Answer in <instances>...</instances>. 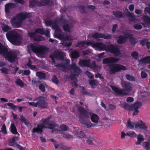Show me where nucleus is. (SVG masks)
<instances>
[{
	"mask_svg": "<svg viewBox=\"0 0 150 150\" xmlns=\"http://www.w3.org/2000/svg\"><path fill=\"white\" fill-rule=\"evenodd\" d=\"M140 63L138 64L139 66L141 63L142 64H149L147 66V68L150 69V56H148L144 57V58L140 61Z\"/></svg>",
	"mask_w": 150,
	"mask_h": 150,
	"instance_id": "nucleus-23",
	"label": "nucleus"
},
{
	"mask_svg": "<svg viewBox=\"0 0 150 150\" xmlns=\"http://www.w3.org/2000/svg\"><path fill=\"white\" fill-rule=\"evenodd\" d=\"M62 44L63 45L65 46L69 47L71 45L72 43L71 42H62Z\"/></svg>",
	"mask_w": 150,
	"mask_h": 150,
	"instance_id": "nucleus-48",
	"label": "nucleus"
},
{
	"mask_svg": "<svg viewBox=\"0 0 150 150\" xmlns=\"http://www.w3.org/2000/svg\"><path fill=\"white\" fill-rule=\"evenodd\" d=\"M113 14L117 17H122V13L120 11H114L113 12Z\"/></svg>",
	"mask_w": 150,
	"mask_h": 150,
	"instance_id": "nucleus-42",
	"label": "nucleus"
},
{
	"mask_svg": "<svg viewBox=\"0 0 150 150\" xmlns=\"http://www.w3.org/2000/svg\"><path fill=\"white\" fill-rule=\"evenodd\" d=\"M45 25L47 26H51L55 30L54 36L55 38L64 41H70L74 40L73 38L69 36H66L61 30L58 23L56 21L44 20Z\"/></svg>",
	"mask_w": 150,
	"mask_h": 150,
	"instance_id": "nucleus-3",
	"label": "nucleus"
},
{
	"mask_svg": "<svg viewBox=\"0 0 150 150\" xmlns=\"http://www.w3.org/2000/svg\"><path fill=\"white\" fill-rule=\"evenodd\" d=\"M142 106L141 103L139 102H136L134 104L132 105V109H133L134 111L133 113V115H137L138 112L139 111L138 109L141 107Z\"/></svg>",
	"mask_w": 150,
	"mask_h": 150,
	"instance_id": "nucleus-18",
	"label": "nucleus"
},
{
	"mask_svg": "<svg viewBox=\"0 0 150 150\" xmlns=\"http://www.w3.org/2000/svg\"><path fill=\"white\" fill-rule=\"evenodd\" d=\"M127 16L128 17L129 19V20L131 21H133L135 19V18L133 16V14L131 13L128 12L127 13Z\"/></svg>",
	"mask_w": 150,
	"mask_h": 150,
	"instance_id": "nucleus-44",
	"label": "nucleus"
},
{
	"mask_svg": "<svg viewBox=\"0 0 150 150\" xmlns=\"http://www.w3.org/2000/svg\"><path fill=\"white\" fill-rule=\"evenodd\" d=\"M8 106L10 107L11 108H15V106L12 103H8L6 104Z\"/></svg>",
	"mask_w": 150,
	"mask_h": 150,
	"instance_id": "nucleus-61",
	"label": "nucleus"
},
{
	"mask_svg": "<svg viewBox=\"0 0 150 150\" xmlns=\"http://www.w3.org/2000/svg\"><path fill=\"white\" fill-rule=\"evenodd\" d=\"M14 1L15 2L21 4H23L24 2V1L23 0H14Z\"/></svg>",
	"mask_w": 150,
	"mask_h": 150,
	"instance_id": "nucleus-62",
	"label": "nucleus"
},
{
	"mask_svg": "<svg viewBox=\"0 0 150 150\" xmlns=\"http://www.w3.org/2000/svg\"><path fill=\"white\" fill-rule=\"evenodd\" d=\"M95 77L96 78H99L100 79H102L103 78V77L101 76V75L99 73H98L96 74Z\"/></svg>",
	"mask_w": 150,
	"mask_h": 150,
	"instance_id": "nucleus-63",
	"label": "nucleus"
},
{
	"mask_svg": "<svg viewBox=\"0 0 150 150\" xmlns=\"http://www.w3.org/2000/svg\"><path fill=\"white\" fill-rule=\"evenodd\" d=\"M61 129L63 131H66L68 130L69 128L68 127L64 125H62L60 126Z\"/></svg>",
	"mask_w": 150,
	"mask_h": 150,
	"instance_id": "nucleus-51",
	"label": "nucleus"
},
{
	"mask_svg": "<svg viewBox=\"0 0 150 150\" xmlns=\"http://www.w3.org/2000/svg\"><path fill=\"white\" fill-rule=\"evenodd\" d=\"M52 116H49L47 118L43 119L41 120L42 123L38 125L37 127L34 128L32 130L33 133L37 132L41 133L42 132V129L43 128L52 129L57 125L53 122H49V120L51 118Z\"/></svg>",
	"mask_w": 150,
	"mask_h": 150,
	"instance_id": "nucleus-5",
	"label": "nucleus"
},
{
	"mask_svg": "<svg viewBox=\"0 0 150 150\" xmlns=\"http://www.w3.org/2000/svg\"><path fill=\"white\" fill-rule=\"evenodd\" d=\"M144 21L148 24H150V18L148 16H144L143 17Z\"/></svg>",
	"mask_w": 150,
	"mask_h": 150,
	"instance_id": "nucleus-43",
	"label": "nucleus"
},
{
	"mask_svg": "<svg viewBox=\"0 0 150 150\" xmlns=\"http://www.w3.org/2000/svg\"><path fill=\"white\" fill-rule=\"evenodd\" d=\"M121 84L123 89L118 88L113 86H111V87L117 95L126 96L129 94L132 90L133 85L123 80L122 81Z\"/></svg>",
	"mask_w": 150,
	"mask_h": 150,
	"instance_id": "nucleus-4",
	"label": "nucleus"
},
{
	"mask_svg": "<svg viewBox=\"0 0 150 150\" xmlns=\"http://www.w3.org/2000/svg\"><path fill=\"white\" fill-rule=\"evenodd\" d=\"M76 107L79 111V115L80 122L84 124L87 128L92 127H99L103 125L102 122L100 121V118L97 114L86 109L79 107L78 105L76 104Z\"/></svg>",
	"mask_w": 150,
	"mask_h": 150,
	"instance_id": "nucleus-1",
	"label": "nucleus"
},
{
	"mask_svg": "<svg viewBox=\"0 0 150 150\" xmlns=\"http://www.w3.org/2000/svg\"><path fill=\"white\" fill-rule=\"evenodd\" d=\"M137 140L136 143L137 145L140 144L144 140L143 136L141 134L138 135L137 136Z\"/></svg>",
	"mask_w": 150,
	"mask_h": 150,
	"instance_id": "nucleus-28",
	"label": "nucleus"
},
{
	"mask_svg": "<svg viewBox=\"0 0 150 150\" xmlns=\"http://www.w3.org/2000/svg\"><path fill=\"white\" fill-rule=\"evenodd\" d=\"M30 46L34 52L39 55L46 54L48 50V49L45 46L31 44L30 45Z\"/></svg>",
	"mask_w": 150,
	"mask_h": 150,
	"instance_id": "nucleus-11",
	"label": "nucleus"
},
{
	"mask_svg": "<svg viewBox=\"0 0 150 150\" xmlns=\"http://www.w3.org/2000/svg\"><path fill=\"white\" fill-rule=\"evenodd\" d=\"M86 75L89 78L92 79L93 78L94 75L92 73L88 71H86L85 73Z\"/></svg>",
	"mask_w": 150,
	"mask_h": 150,
	"instance_id": "nucleus-46",
	"label": "nucleus"
},
{
	"mask_svg": "<svg viewBox=\"0 0 150 150\" xmlns=\"http://www.w3.org/2000/svg\"><path fill=\"white\" fill-rule=\"evenodd\" d=\"M20 116V120L22 123H24L27 127H29L30 126L31 124L23 115H21Z\"/></svg>",
	"mask_w": 150,
	"mask_h": 150,
	"instance_id": "nucleus-24",
	"label": "nucleus"
},
{
	"mask_svg": "<svg viewBox=\"0 0 150 150\" xmlns=\"http://www.w3.org/2000/svg\"><path fill=\"white\" fill-rule=\"evenodd\" d=\"M52 80L53 82L57 84L59 83V81L55 75H54L53 77Z\"/></svg>",
	"mask_w": 150,
	"mask_h": 150,
	"instance_id": "nucleus-47",
	"label": "nucleus"
},
{
	"mask_svg": "<svg viewBox=\"0 0 150 150\" xmlns=\"http://www.w3.org/2000/svg\"><path fill=\"white\" fill-rule=\"evenodd\" d=\"M123 108L126 110H133V109H132V105H129L126 103H125L123 105Z\"/></svg>",
	"mask_w": 150,
	"mask_h": 150,
	"instance_id": "nucleus-38",
	"label": "nucleus"
},
{
	"mask_svg": "<svg viewBox=\"0 0 150 150\" xmlns=\"http://www.w3.org/2000/svg\"><path fill=\"white\" fill-rule=\"evenodd\" d=\"M65 56V54L58 50L55 51L53 54L50 56L54 64L55 63V60L62 59Z\"/></svg>",
	"mask_w": 150,
	"mask_h": 150,
	"instance_id": "nucleus-14",
	"label": "nucleus"
},
{
	"mask_svg": "<svg viewBox=\"0 0 150 150\" xmlns=\"http://www.w3.org/2000/svg\"><path fill=\"white\" fill-rule=\"evenodd\" d=\"M19 140V137H14L11 139H9V145L11 146H13L14 144L16 145V143H15V142L16 140Z\"/></svg>",
	"mask_w": 150,
	"mask_h": 150,
	"instance_id": "nucleus-27",
	"label": "nucleus"
},
{
	"mask_svg": "<svg viewBox=\"0 0 150 150\" xmlns=\"http://www.w3.org/2000/svg\"><path fill=\"white\" fill-rule=\"evenodd\" d=\"M30 6L32 7L37 4L38 6H41L50 4L51 1L49 0H41L39 1L37 4L36 1H30Z\"/></svg>",
	"mask_w": 150,
	"mask_h": 150,
	"instance_id": "nucleus-16",
	"label": "nucleus"
},
{
	"mask_svg": "<svg viewBox=\"0 0 150 150\" xmlns=\"http://www.w3.org/2000/svg\"><path fill=\"white\" fill-rule=\"evenodd\" d=\"M47 87V85L45 83L40 84L39 86L40 89L42 92H44L45 91V88Z\"/></svg>",
	"mask_w": 150,
	"mask_h": 150,
	"instance_id": "nucleus-37",
	"label": "nucleus"
},
{
	"mask_svg": "<svg viewBox=\"0 0 150 150\" xmlns=\"http://www.w3.org/2000/svg\"><path fill=\"white\" fill-rule=\"evenodd\" d=\"M31 13H22L18 14L16 16L14 17L11 22L12 26L15 28L19 27L25 18H29L32 16Z\"/></svg>",
	"mask_w": 150,
	"mask_h": 150,
	"instance_id": "nucleus-6",
	"label": "nucleus"
},
{
	"mask_svg": "<svg viewBox=\"0 0 150 150\" xmlns=\"http://www.w3.org/2000/svg\"><path fill=\"white\" fill-rule=\"evenodd\" d=\"M32 62L31 61L30 59H28V63L27 64V66L28 68L31 69L35 70L36 69V67L33 65H32Z\"/></svg>",
	"mask_w": 150,
	"mask_h": 150,
	"instance_id": "nucleus-32",
	"label": "nucleus"
},
{
	"mask_svg": "<svg viewBox=\"0 0 150 150\" xmlns=\"http://www.w3.org/2000/svg\"><path fill=\"white\" fill-rule=\"evenodd\" d=\"M148 42V40L147 39H144L142 40L140 42V44L142 45H144L146 44Z\"/></svg>",
	"mask_w": 150,
	"mask_h": 150,
	"instance_id": "nucleus-55",
	"label": "nucleus"
},
{
	"mask_svg": "<svg viewBox=\"0 0 150 150\" xmlns=\"http://www.w3.org/2000/svg\"><path fill=\"white\" fill-rule=\"evenodd\" d=\"M79 64L80 66L90 67L97 71L100 70L101 67V66H98L96 65V62L94 61L92 62L91 64L90 60L88 59L80 60L79 63Z\"/></svg>",
	"mask_w": 150,
	"mask_h": 150,
	"instance_id": "nucleus-10",
	"label": "nucleus"
},
{
	"mask_svg": "<svg viewBox=\"0 0 150 150\" xmlns=\"http://www.w3.org/2000/svg\"><path fill=\"white\" fill-rule=\"evenodd\" d=\"M134 100L133 98L131 97H129L127 98L126 101L127 102H133Z\"/></svg>",
	"mask_w": 150,
	"mask_h": 150,
	"instance_id": "nucleus-60",
	"label": "nucleus"
},
{
	"mask_svg": "<svg viewBox=\"0 0 150 150\" xmlns=\"http://www.w3.org/2000/svg\"><path fill=\"white\" fill-rule=\"evenodd\" d=\"M79 52L75 51L71 53V56L72 58L75 59L79 57Z\"/></svg>",
	"mask_w": 150,
	"mask_h": 150,
	"instance_id": "nucleus-36",
	"label": "nucleus"
},
{
	"mask_svg": "<svg viewBox=\"0 0 150 150\" xmlns=\"http://www.w3.org/2000/svg\"><path fill=\"white\" fill-rule=\"evenodd\" d=\"M138 54L137 52H133L132 54V56L134 59H137L138 56Z\"/></svg>",
	"mask_w": 150,
	"mask_h": 150,
	"instance_id": "nucleus-50",
	"label": "nucleus"
},
{
	"mask_svg": "<svg viewBox=\"0 0 150 150\" xmlns=\"http://www.w3.org/2000/svg\"><path fill=\"white\" fill-rule=\"evenodd\" d=\"M27 103L30 105L35 107L38 106V102L36 103H35L34 102H28Z\"/></svg>",
	"mask_w": 150,
	"mask_h": 150,
	"instance_id": "nucleus-49",
	"label": "nucleus"
},
{
	"mask_svg": "<svg viewBox=\"0 0 150 150\" xmlns=\"http://www.w3.org/2000/svg\"><path fill=\"white\" fill-rule=\"evenodd\" d=\"M126 136H128L130 137L135 138L137 137V134L134 132L129 131L126 133Z\"/></svg>",
	"mask_w": 150,
	"mask_h": 150,
	"instance_id": "nucleus-35",
	"label": "nucleus"
},
{
	"mask_svg": "<svg viewBox=\"0 0 150 150\" xmlns=\"http://www.w3.org/2000/svg\"><path fill=\"white\" fill-rule=\"evenodd\" d=\"M92 37L95 39H98L99 38H103L105 39H108L110 38L111 36L110 35H104L102 33H96L93 34Z\"/></svg>",
	"mask_w": 150,
	"mask_h": 150,
	"instance_id": "nucleus-17",
	"label": "nucleus"
},
{
	"mask_svg": "<svg viewBox=\"0 0 150 150\" xmlns=\"http://www.w3.org/2000/svg\"><path fill=\"white\" fill-rule=\"evenodd\" d=\"M135 128H139L144 130H146L148 127L145 125L142 121H139L138 122H136L135 124Z\"/></svg>",
	"mask_w": 150,
	"mask_h": 150,
	"instance_id": "nucleus-21",
	"label": "nucleus"
},
{
	"mask_svg": "<svg viewBox=\"0 0 150 150\" xmlns=\"http://www.w3.org/2000/svg\"><path fill=\"white\" fill-rule=\"evenodd\" d=\"M0 54L11 62H14L17 59L16 55L15 52L11 51L8 52L7 49L1 43H0Z\"/></svg>",
	"mask_w": 150,
	"mask_h": 150,
	"instance_id": "nucleus-7",
	"label": "nucleus"
},
{
	"mask_svg": "<svg viewBox=\"0 0 150 150\" xmlns=\"http://www.w3.org/2000/svg\"><path fill=\"white\" fill-rule=\"evenodd\" d=\"M36 75L40 79H45L46 77L45 73L42 72H38L36 73Z\"/></svg>",
	"mask_w": 150,
	"mask_h": 150,
	"instance_id": "nucleus-31",
	"label": "nucleus"
},
{
	"mask_svg": "<svg viewBox=\"0 0 150 150\" xmlns=\"http://www.w3.org/2000/svg\"><path fill=\"white\" fill-rule=\"evenodd\" d=\"M127 79L130 81H134L135 80V78L132 76L127 74L126 75Z\"/></svg>",
	"mask_w": 150,
	"mask_h": 150,
	"instance_id": "nucleus-41",
	"label": "nucleus"
},
{
	"mask_svg": "<svg viewBox=\"0 0 150 150\" xmlns=\"http://www.w3.org/2000/svg\"><path fill=\"white\" fill-rule=\"evenodd\" d=\"M142 146L147 150L150 149V143L149 142H143L142 144Z\"/></svg>",
	"mask_w": 150,
	"mask_h": 150,
	"instance_id": "nucleus-40",
	"label": "nucleus"
},
{
	"mask_svg": "<svg viewBox=\"0 0 150 150\" xmlns=\"http://www.w3.org/2000/svg\"><path fill=\"white\" fill-rule=\"evenodd\" d=\"M65 65H63L61 64H58L57 65H55V66L58 69H61V68L62 69L66 68V67L67 64H69L70 62V60L69 59H66L65 61Z\"/></svg>",
	"mask_w": 150,
	"mask_h": 150,
	"instance_id": "nucleus-25",
	"label": "nucleus"
},
{
	"mask_svg": "<svg viewBox=\"0 0 150 150\" xmlns=\"http://www.w3.org/2000/svg\"><path fill=\"white\" fill-rule=\"evenodd\" d=\"M110 73L113 74L120 70H125L126 69L125 66L119 64H115L110 66Z\"/></svg>",
	"mask_w": 150,
	"mask_h": 150,
	"instance_id": "nucleus-15",
	"label": "nucleus"
},
{
	"mask_svg": "<svg viewBox=\"0 0 150 150\" xmlns=\"http://www.w3.org/2000/svg\"><path fill=\"white\" fill-rule=\"evenodd\" d=\"M89 83L92 88H95L99 84V82L96 80H91Z\"/></svg>",
	"mask_w": 150,
	"mask_h": 150,
	"instance_id": "nucleus-29",
	"label": "nucleus"
},
{
	"mask_svg": "<svg viewBox=\"0 0 150 150\" xmlns=\"http://www.w3.org/2000/svg\"><path fill=\"white\" fill-rule=\"evenodd\" d=\"M135 123L131 122L129 120L128 121L127 123L126 124V127L128 128L133 129L134 127L135 128Z\"/></svg>",
	"mask_w": 150,
	"mask_h": 150,
	"instance_id": "nucleus-30",
	"label": "nucleus"
},
{
	"mask_svg": "<svg viewBox=\"0 0 150 150\" xmlns=\"http://www.w3.org/2000/svg\"><path fill=\"white\" fill-rule=\"evenodd\" d=\"M119 59L114 57L106 58L103 59V63L104 64H109L112 63L116 62L119 60Z\"/></svg>",
	"mask_w": 150,
	"mask_h": 150,
	"instance_id": "nucleus-20",
	"label": "nucleus"
},
{
	"mask_svg": "<svg viewBox=\"0 0 150 150\" xmlns=\"http://www.w3.org/2000/svg\"><path fill=\"white\" fill-rule=\"evenodd\" d=\"M67 23V22L66 21H65L62 23L63 28L64 31L70 32L73 28V26L71 25H68Z\"/></svg>",
	"mask_w": 150,
	"mask_h": 150,
	"instance_id": "nucleus-22",
	"label": "nucleus"
},
{
	"mask_svg": "<svg viewBox=\"0 0 150 150\" xmlns=\"http://www.w3.org/2000/svg\"><path fill=\"white\" fill-rule=\"evenodd\" d=\"M143 24L142 23H139L134 25V28L137 30H139L142 28V25Z\"/></svg>",
	"mask_w": 150,
	"mask_h": 150,
	"instance_id": "nucleus-45",
	"label": "nucleus"
},
{
	"mask_svg": "<svg viewBox=\"0 0 150 150\" xmlns=\"http://www.w3.org/2000/svg\"><path fill=\"white\" fill-rule=\"evenodd\" d=\"M14 5V4L12 3H9L6 4L5 6V11L6 12H8L9 11L10 8Z\"/></svg>",
	"mask_w": 150,
	"mask_h": 150,
	"instance_id": "nucleus-39",
	"label": "nucleus"
},
{
	"mask_svg": "<svg viewBox=\"0 0 150 150\" xmlns=\"http://www.w3.org/2000/svg\"><path fill=\"white\" fill-rule=\"evenodd\" d=\"M105 53L104 52H103L101 54H99L98 55V57L100 58H103V56L105 54Z\"/></svg>",
	"mask_w": 150,
	"mask_h": 150,
	"instance_id": "nucleus-64",
	"label": "nucleus"
},
{
	"mask_svg": "<svg viewBox=\"0 0 150 150\" xmlns=\"http://www.w3.org/2000/svg\"><path fill=\"white\" fill-rule=\"evenodd\" d=\"M10 129L11 132L12 134H18V135H19V134L17 132L16 125L14 123H12L11 124Z\"/></svg>",
	"mask_w": 150,
	"mask_h": 150,
	"instance_id": "nucleus-26",
	"label": "nucleus"
},
{
	"mask_svg": "<svg viewBox=\"0 0 150 150\" xmlns=\"http://www.w3.org/2000/svg\"><path fill=\"white\" fill-rule=\"evenodd\" d=\"M16 84L18 86H20L21 87H23L24 86V83L20 79H17L15 81Z\"/></svg>",
	"mask_w": 150,
	"mask_h": 150,
	"instance_id": "nucleus-33",
	"label": "nucleus"
},
{
	"mask_svg": "<svg viewBox=\"0 0 150 150\" xmlns=\"http://www.w3.org/2000/svg\"><path fill=\"white\" fill-rule=\"evenodd\" d=\"M91 45L96 50L100 51L107 50L110 53L113 54L115 56H117L120 54V51L116 45H111L107 47L102 42L95 43L94 41H81L78 42L75 45L76 47H79L83 49L87 46Z\"/></svg>",
	"mask_w": 150,
	"mask_h": 150,
	"instance_id": "nucleus-2",
	"label": "nucleus"
},
{
	"mask_svg": "<svg viewBox=\"0 0 150 150\" xmlns=\"http://www.w3.org/2000/svg\"><path fill=\"white\" fill-rule=\"evenodd\" d=\"M78 136L79 137L82 138L84 137L85 135V134L82 132L81 131L78 134Z\"/></svg>",
	"mask_w": 150,
	"mask_h": 150,
	"instance_id": "nucleus-56",
	"label": "nucleus"
},
{
	"mask_svg": "<svg viewBox=\"0 0 150 150\" xmlns=\"http://www.w3.org/2000/svg\"><path fill=\"white\" fill-rule=\"evenodd\" d=\"M16 146L20 150H24V149L22 146L19 145L17 143L16 144Z\"/></svg>",
	"mask_w": 150,
	"mask_h": 150,
	"instance_id": "nucleus-58",
	"label": "nucleus"
},
{
	"mask_svg": "<svg viewBox=\"0 0 150 150\" xmlns=\"http://www.w3.org/2000/svg\"><path fill=\"white\" fill-rule=\"evenodd\" d=\"M1 25L2 29L4 32H7L11 29V28L10 27L5 24L1 23Z\"/></svg>",
	"mask_w": 150,
	"mask_h": 150,
	"instance_id": "nucleus-34",
	"label": "nucleus"
},
{
	"mask_svg": "<svg viewBox=\"0 0 150 150\" xmlns=\"http://www.w3.org/2000/svg\"><path fill=\"white\" fill-rule=\"evenodd\" d=\"M45 98L43 97H40L39 101H38V106L40 108H47L48 104L45 101Z\"/></svg>",
	"mask_w": 150,
	"mask_h": 150,
	"instance_id": "nucleus-19",
	"label": "nucleus"
},
{
	"mask_svg": "<svg viewBox=\"0 0 150 150\" xmlns=\"http://www.w3.org/2000/svg\"><path fill=\"white\" fill-rule=\"evenodd\" d=\"M50 140L52 142L54 145L55 148L56 149L58 148V145L56 141L53 139H50Z\"/></svg>",
	"mask_w": 150,
	"mask_h": 150,
	"instance_id": "nucleus-53",
	"label": "nucleus"
},
{
	"mask_svg": "<svg viewBox=\"0 0 150 150\" xmlns=\"http://www.w3.org/2000/svg\"><path fill=\"white\" fill-rule=\"evenodd\" d=\"M1 131L4 134L7 133L6 127L4 125H3L1 127Z\"/></svg>",
	"mask_w": 150,
	"mask_h": 150,
	"instance_id": "nucleus-52",
	"label": "nucleus"
},
{
	"mask_svg": "<svg viewBox=\"0 0 150 150\" xmlns=\"http://www.w3.org/2000/svg\"><path fill=\"white\" fill-rule=\"evenodd\" d=\"M129 39L130 43L134 45L136 43L135 39L132 37V35L129 33H127L125 35V36L123 37L120 36L117 40V42L119 44H122L125 43L127 40Z\"/></svg>",
	"mask_w": 150,
	"mask_h": 150,
	"instance_id": "nucleus-12",
	"label": "nucleus"
},
{
	"mask_svg": "<svg viewBox=\"0 0 150 150\" xmlns=\"http://www.w3.org/2000/svg\"><path fill=\"white\" fill-rule=\"evenodd\" d=\"M6 36L8 40L15 45H19L21 43V37L16 31L12 30L7 32Z\"/></svg>",
	"mask_w": 150,
	"mask_h": 150,
	"instance_id": "nucleus-9",
	"label": "nucleus"
},
{
	"mask_svg": "<svg viewBox=\"0 0 150 150\" xmlns=\"http://www.w3.org/2000/svg\"><path fill=\"white\" fill-rule=\"evenodd\" d=\"M147 75L146 73L144 71L141 72V76L142 78H145L147 77Z\"/></svg>",
	"mask_w": 150,
	"mask_h": 150,
	"instance_id": "nucleus-59",
	"label": "nucleus"
},
{
	"mask_svg": "<svg viewBox=\"0 0 150 150\" xmlns=\"http://www.w3.org/2000/svg\"><path fill=\"white\" fill-rule=\"evenodd\" d=\"M0 70L2 71V72L4 74H8V69L6 68H3L0 69Z\"/></svg>",
	"mask_w": 150,
	"mask_h": 150,
	"instance_id": "nucleus-54",
	"label": "nucleus"
},
{
	"mask_svg": "<svg viewBox=\"0 0 150 150\" xmlns=\"http://www.w3.org/2000/svg\"><path fill=\"white\" fill-rule=\"evenodd\" d=\"M50 32L49 30H44L42 29L38 28L36 29L34 32L28 33L27 35L28 37L32 38L34 40L40 41L43 40V38L41 35H38V33L44 34L47 37L50 38Z\"/></svg>",
	"mask_w": 150,
	"mask_h": 150,
	"instance_id": "nucleus-8",
	"label": "nucleus"
},
{
	"mask_svg": "<svg viewBox=\"0 0 150 150\" xmlns=\"http://www.w3.org/2000/svg\"><path fill=\"white\" fill-rule=\"evenodd\" d=\"M71 72V77L75 78L80 74L81 70L79 67L77 66L75 63H73L71 66L68 70Z\"/></svg>",
	"mask_w": 150,
	"mask_h": 150,
	"instance_id": "nucleus-13",
	"label": "nucleus"
},
{
	"mask_svg": "<svg viewBox=\"0 0 150 150\" xmlns=\"http://www.w3.org/2000/svg\"><path fill=\"white\" fill-rule=\"evenodd\" d=\"M30 71L29 70L23 71V74H22V76L28 75L30 74Z\"/></svg>",
	"mask_w": 150,
	"mask_h": 150,
	"instance_id": "nucleus-57",
	"label": "nucleus"
}]
</instances>
